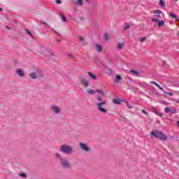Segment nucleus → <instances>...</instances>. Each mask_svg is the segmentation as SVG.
Wrapping results in <instances>:
<instances>
[{
	"mask_svg": "<svg viewBox=\"0 0 179 179\" xmlns=\"http://www.w3.org/2000/svg\"><path fill=\"white\" fill-rule=\"evenodd\" d=\"M55 157H57V159H59L60 166H62L63 167V169H70L71 168V162H69L68 159L61 157V155H59V153H56Z\"/></svg>",
	"mask_w": 179,
	"mask_h": 179,
	"instance_id": "f257e3e1",
	"label": "nucleus"
},
{
	"mask_svg": "<svg viewBox=\"0 0 179 179\" xmlns=\"http://www.w3.org/2000/svg\"><path fill=\"white\" fill-rule=\"evenodd\" d=\"M152 136H155L159 141H167V136H166L163 132L159 131L157 130H153L151 131Z\"/></svg>",
	"mask_w": 179,
	"mask_h": 179,
	"instance_id": "f03ea898",
	"label": "nucleus"
},
{
	"mask_svg": "<svg viewBox=\"0 0 179 179\" xmlns=\"http://www.w3.org/2000/svg\"><path fill=\"white\" fill-rule=\"evenodd\" d=\"M60 152L66 155H71L73 153V149L69 145H63L60 147Z\"/></svg>",
	"mask_w": 179,
	"mask_h": 179,
	"instance_id": "7ed1b4c3",
	"label": "nucleus"
},
{
	"mask_svg": "<svg viewBox=\"0 0 179 179\" xmlns=\"http://www.w3.org/2000/svg\"><path fill=\"white\" fill-rule=\"evenodd\" d=\"M107 104V102L106 101H103L102 102H98L96 103V106L101 113H103V114L107 113V109L104 107Z\"/></svg>",
	"mask_w": 179,
	"mask_h": 179,
	"instance_id": "20e7f679",
	"label": "nucleus"
},
{
	"mask_svg": "<svg viewBox=\"0 0 179 179\" xmlns=\"http://www.w3.org/2000/svg\"><path fill=\"white\" fill-rule=\"evenodd\" d=\"M151 22H154L156 24H158V27H162V26H164V20L159 21L157 18H152Z\"/></svg>",
	"mask_w": 179,
	"mask_h": 179,
	"instance_id": "39448f33",
	"label": "nucleus"
},
{
	"mask_svg": "<svg viewBox=\"0 0 179 179\" xmlns=\"http://www.w3.org/2000/svg\"><path fill=\"white\" fill-rule=\"evenodd\" d=\"M114 104H121V103H125L127 107H128L129 108H132V107L129 106V105H128V102L127 101H122L118 98H116L115 99L113 100Z\"/></svg>",
	"mask_w": 179,
	"mask_h": 179,
	"instance_id": "423d86ee",
	"label": "nucleus"
},
{
	"mask_svg": "<svg viewBox=\"0 0 179 179\" xmlns=\"http://www.w3.org/2000/svg\"><path fill=\"white\" fill-rule=\"evenodd\" d=\"M80 83L82 85L84 86V87H89L90 85V83H89V80L86 78H80Z\"/></svg>",
	"mask_w": 179,
	"mask_h": 179,
	"instance_id": "0eeeda50",
	"label": "nucleus"
},
{
	"mask_svg": "<svg viewBox=\"0 0 179 179\" xmlns=\"http://www.w3.org/2000/svg\"><path fill=\"white\" fill-rule=\"evenodd\" d=\"M79 146L81 150H83V152H89V150H90V148H89V146H87V144H85L83 143H80Z\"/></svg>",
	"mask_w": 179,
	"mask_h": 179,
	"instance_id": "6e6552de",
	"label": "nucleus"
},
{
	"mask_svg": "<svg viewBox=\"0 0 179 179\" xmlns=\"http://www.w3.org/2000/svg\"><path fill=\"white\" fill-rule=\"evenodd\" d=\"M50 108L55 114H59L61 113V108L57 106H52Z\"/></svg>",
	"mask_w": 179,
	"mask_h": 179,
	"instance_id": "1a4fd4ad",
	"label": "nucleus"
},
{
	"mask_svg": "<svg viewBox=\"0 0 179 179\" xmlns=\"http://www.w3.org/2000/svg\"><path fill=\"white\" fill-rule=\"evenodd\" d=\"M154 17L152 19H157L158 17H161L160 14L162 13V10H157L154 11Z\"/></svg>",
	"mask_w": 179,
	"mask_h": 179,
	"instance_id": "9d476101",
	"label": "nucleus"
},
{
	"mask_svg": "<svg viewBox=\"0 0 179 179\" xmlns=\"http://www.w3.org/2000/svg\"><path fill=\"white\" fill-rule=\"evenodd\" d=\"M95 48H96L97 52H101V51L103 50V47L100 44L96 43Z\"/></svg>",
	"mask_w": 179,
	"mask_h": 179,
	"instance_id": "9b49d317",
	"label": "nucleus"
},
{
	"mask_svg": "<svg viewBox=\"0 0 179 179\" xmlns=\"http://www.w3.org/2000/svg\"><path fill=\"white\" fill-rule=\"evenodd\" d=\"M150 83L157 86V87H158V89H159V90H162V92H164V89H163V87H162L160 85H159V84H157V83H156L155 81H151Z\"/></svg>",
	"mask_w": 179,
	"mask_h": 179,
	"instance_id": "f8f14e48",
	"label": "nucleus"
},
{
	"mask_svg": "<svg viewBox=\"0 0 179 179\" xmlns=\"http://www.w3.org/2000/svg\"><path fill=\"white\" fill-rule=\"evenodd\" d=\"M124 46H125L124 43H117V50H122V48H124Z\"/></svg>",
	"mask_w": 179,
	"mask_h": 179,
	"instance_id": "ddd939ff",
	"label": "nucleus"
},
{
	"mask_svg": "<svg viewBox=\"0 0 179 179\" xmlns=\"http://www.w3.org/2000/svg\"><path fill=\"white\" fill-rule=\"evenodd\" d=\"M87 74L90 76V79H92V80H97V77H96V76H94V74H93L90 72H87Z\"/></svg>",
	"mask_w": 179,
	"mask_h": 179,
	"instance_id": "4468645a",
	"label": "nucleus"
},
{
	"mask_svg": "<svg viewBox=\"0 0 179 179\" xmlns=\"http://www.w3.org/2000/svg\"><path fill=\"white\" fill-rule=\"evenodd\" d=\"M122 80V77H121V76H120V75H116V76H115V83H120V82H121Z\"/></svg>",
	"mask_w": 179,
	"mask_h": 179,
	"instance_id": "2eb2a0df",
	"label": "nucleus"
},
{
	"mask_svg": "<svg viewBox=\"0 0 179 179\" xmlns=\"http://www.w3.org/2000/svg\"><path fill=\"white\" fill-rule=\"evenodd\" d=\"M78 40L82 45H86V42L85 41V38H83V36H79Z\"/></svg>",
	"mask_w": 179,
	"mask_h": 179,
	"instance_id": "dca6fc26",
	"label": "nucleus"
},
{
	"mask_svg": "<svg viewBox=\"0 0 179 179\" xmlns=\"http://www.w3.org/2000/svg\"><path fill=\"white\" fill-rule=\"evenodd\" d=\"M16 73L20 77L24 76V72L22 71V69H17L16 71Z\"/></svg>",
	"mask_w": 179,
	"mask_h": 179,
	"instance_id": "f3484780",
	"label": "nucleus"
},
{
	"mask_svg": "<svg viewBox=\"0 0 179 179\" xmlns=\"http://www.w3.org/2000/svg\"><path fill=\"white\" fill-rule=\"evenodd\" d=\"M86 92L90 96H93V94H96V90H87Z\"/></svg>",
	"mask_w": 179,
	"mask_h": 179,
	"instance_id": "a211bd4d",
	"label": "nucleus"
},
{
	"mask_svg": "<svg viewBox=\"0 0 179 179\" xmlns=\"http://www.w3.org/2000/svg\"><path fill=\"white\" fill-rule=\"evenodd\" d=\"M59 16L62 20V22H66V17L64 15V13H59Z\"/></svg>",
	"mask_w": 179,
	"mask_h": 179,
	"instance_id": "6ab92c4d",
	"label": "nucleus"
},
{
	"mask_svg": "<svg viewBox=\"0 0 179 179\" xmlns=\"http://www.w3.org/2000/svg\"><path fill=\"white\" fill-rule=\"evenodd\" d=\"M29 75H30L31 78H32V79H36V78H37V75L36 74V73H31Z\"/></svg>",
	"mask_w": 179,
	"mask_h": 179,
	"instance_id": "aec40b11",
	"label": "nucleus"
},
{
	"mask_svg": "<svg viewBox=\"0 0 179 179\" xmlns=\"http://www.w3.org/2000/svg\"><path fill=\"white\" fill-rule=\"evenodd\" d=\"M75 3L76 5H83V0H78Z\"/></svg>",
	"mask_w": 179,
	"mask_h": 179,
	"instance_id": "412c9836",
	"label": "nucleus"
},
{
	"mask_svg": "<svg viewBox=\"0 0 179 179\" xmlns=\"http://www.w3.org/2000/svg\"><path fill=\"white\" fill-rule=\"evenodd\" d=\"M159 5L162 8H164V6H166V4L164 3V1H163V0L159 1Z\"/></svg>",
	"mask_w": 179,
	"mask_h": 179,
	"instance_id": "4be33fe9",
	"label": "nucleus"
},
{
	"mask_svg": "<svg viewBox=\"0 0 179 179\" xmlns=\"http://www.w3.org/2000/svg\"><path fill=\"white\" fill-rule=\"evenodd\" d=\"M96 93H99V94H102V96H104V92L100 90H96Z\"/></svg>",
	"mask_w": 179,
	"mask_h": 179,
	"instance_id": "5701e85b",
	"label": "nucleus"
},
{
	"mask_svg": "<svg viewBox=\"0 0 179 179\" xmlns=\"http://www.w3.org/2000/svg\"><path fill=\"white\" fill-rule=\"evenodd\" d=\"M171 17H173V19H176V20H178V17L174 14V13H170Z\"/></svg>",
	"mask_w": 179,
	"mask_h": 179,
	"instance_id": "b1692460",
	"label": "nucleus"
},
{
	"mask_svg": "<svg viewBox=\"0 0 179 179\" xmlns=\"http://www.w3.org/2000/svg\"><path fill=\"white\" fill-rule=\"evenodd\" d=\"M103 37H104L105 40H106V41L109 40V38H110V36H108V34H104Z\"/></svg>",
	"mask_w": 179,
	"mask_h": 179,
	"instance_id": "393cba45",
	"label": "nucleus"
},
{
	"mask_svg": "<svg viewBox=\"0 0 179 179\" xmlns=\"http://www.w3.org/2000/svg\"><path fill=\"white\" fill-rule=\"evenodd\" d=\"M165 94H168V96H173V93L172 92H167L166 91H162Z\"/></svg>",
	"mask_w": 179,
	"mask_h": 179,
	"instance_id": "a878e982",
	"label": "nucleus"
},
{
	"mask_svg": "<svg viewBox=\"0 0 179 179\" xmlns=\"http://www.w3.org/2000/svg\"><path fill=\"white\" fill-rule=\"evenodd\" d=\"M96 99L98 100V101H101V103L103 101V99L99 96H96Z\"/></svg>",
	"mask_w": 179,
	"mask_h": 179,
	"instance_id": "bb28decb",
	"label": "nucleus"
},
{
	"mask_svg": "<svg viewBox=\"0 0 179 179\" xmlns=\"http://www.w3.org/2000/svg\"><path fill=\"white\" fill-rule=\"evenodd\" d=\"M26 33H27V34H29V36H30V37L33 38V35L31 34V32H30L29 30L27 29Z\"/></svg>",
	"mask_w": 179,
	"mask_h": 179,
	"instance_id": "cd10ccee",
	"label": "nucleus"
},
{
	"mask_svg": "<svg viewBox=\"0 0 179 179\" xmlns=\"http://www.w3.org/2000/svg\"><path fill=\"white\" fill-rule=\"evenodd\" d=\"M164 111H165V113H169L170 111H171V110H170V108H164Z\"/></svg>",
	"mask_w": 179,
	"mask_h": 179,
	"instance_id": "c85d7f7f",
	"label": "nucleus"
},
{
	"mask_svg": "<svg viewBox=\"0 0 179 179\" xmlns=\"http://www.w3.org/2000/svg\"><path fill=\"white\" fill-rule=\"evenodd\" d=\"M145 40H146V38H145V37L141 38H140V42L143 43V41H145Z\"/></svg>",
	"mask_w": 179,
	"mask_h": 179,
	"instance_id": "c756f323",
	"label": "nucleus"
},
{
	"mask_svg": "<svg viewBox=\"0 0 179 179\" xmlns=\"http://www.w3.org/2000/svg\"><path fill=\"white\" fill-rule=\"evenodd\" d=\"M130 72H132V73H134V75H138V71L131 70V71H130Z\"/></svg>",
	"mask_w": 179,
	"mask_h": 179,
	"instance_id": "7c9ffc66",
	"label": "nucleus"
},
{
	"mask_svg": "<svg viewBox=\"0 0 179 179\" xmlns=\"http://www.w3.org/2000/svg\"><path fill=\"white\" fill-rule=\"evenodd\" d=\"M129 24H127L124 26V30H127V29H129Z\"/></svg>",
	"mask_w": 179,
	"mask_h": 179,
	"instance_id": "2f4dec72",
	"label": "nucleus"
},
{
	"mask_svg": "<svg viewBox=\"0 0 179 179\" xmlns=\"http://www.w3.org/2000/svg\"><path fill=\"white\" fill-rule=\"evenodd\" d=\"M20 177H22L23 178H24L26 177L25 173H20Z\"/></svg>",
	"mask_w": 179,
	"mask_h": 179,
	"instance_id": "473e14b6",
	"label": "nucleus"
},
{
	"mask_svg": "<svg viewBox=\"0 0 179 179\" xmlns=\"http://www.w3.org/2000/svg\"><path fill=\"white\" fill-rule=\"evenodd\" d=\"M141 112L143 114H145V115H148V113L145 110H142Z\"/></svg>",
	"mask_w": 179,
	"mask_h": 179,
	"instance_id": "72a5a7b5",
	"label": "nucleus"
},
{
	"mask_svg": "<svg viewBox=\"0 0 179 179\" xmlns=\"http://www.w3.org/2000/svg\"><path fill=\"white\" fill-rule=\"evenodd\" d=\"M61 2H62L61 0H56L57 3H61Z\"/></svg>",
	"mask_w": 179,
	"mask_h": 179,
	"instance_id": "f704fd0d",
	"label": "nucleus"
},
{
	"mask_svg": "<svg viewBox=\"0 0 179 179\" xmlns=\"http://www.w3.org/2000/svg\"><path fill=\"white\" fill-rule=\"evenodd\" d=\"M80 19L81 21L85 20V17H80Z\"/></svg>",
	"mask_w": 179,
	"mask_h": 179,
	"instance_id": "c9c22d12",
	"label": "nucleus"
},
{
	"mask_svg": "<svg viewBox=\"0 0 179 179\" xmlns=\"http://www.w3.org/2000/svg\"><path fill=\"white\" fill-rule=\"evenodd\" d=\"M69 58H72V55H69Z\"/></svg>",
	"mask_w": 179,
	"mask_h": 179,
	"instance_id": "e433bc0d",
	"label": "nucleus"
},
{
	"mask_svg": "<svg viewBox=\"0 0 179 179\" xmlns=\"http://www.w3.org/2000/svg\"><path fill=\"white\" fill-rule=\"evenodd\" d=\"M158 115H159V117H162L163 115V114L162 113H159Z\"/></svg>",
	"mask_w": 179,
	"mask_h": 179,
	"instance_id": "4c0bfd02",
	"label": "nucleus"
},
{
	"mask_svg": "<svg viewBox=\"0 0 179 179\" xmlns=\"http://www.w3.org/2000/svg\"><path fill=\"white\" fill-rule=\"evenodd\" d=\"M0 12H2V8H0Z\"/></svg>",
	"mask_w": 179,
	"mask_h": 179,
	"instance_id": "58836bf2",
	"label": "nucleus"
},
{
	"mask_svg": "<svg viewBox=\"0 0 179 179\" xmlns=\"http://www.w3.org/2000/svg\"><path fill=\"white\" fill-rule=\"evenodd\" d=\"M43 24H47L45 22H42Z\"/></svg>",
	"mask_w": 179,
	"mask_h": 179,
	"instance_id": "ea45409f",
	"label": "nucleus"
},
{
	"mask_svg": "<svg viewBox=\"0 0 179 179\" xmlns=\"http://www.w3.org/2000/svg\"><path fill=\"white\" fill-rule=\"evenodd\" d=\"M178 125L179 126V121H178Z\"/></svg>",
	"mask_w": 179,
	"mask_h": 179,
	"instance_id": "a19ab883",
	"label": "nucleus"
},
{
	"mask_svg": "<svg viewBox=\"0 0 179 179\" xmlns=\"http://www.w3.org/2000/svg\"><path fill=\"white\" fill-rule=\"evenodd\" d=\"M175 112H172V114H174Z\"/></svg>",
	"mask_w": 179,
	"mask_h": 179,
	"instance_id": "79ce46f5",
	"label": "nucleus"
},
{
	"mask_svg": "<svg viewBox=\"0 0 179 179\" xmlns=\"http://www.w3.org/2000/svg\"><path fill=\"white\" fill-rule=\"evenodd\" d=\"M175 1H178V0H175Z\"/></svg>",
	"mask_w": 179,
	"mask_h": 179,
	"instance_id": "37998d69",
	"label": "nucleus"
}]
</instances>
